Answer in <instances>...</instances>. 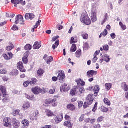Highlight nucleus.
<instances>
[{
    "instance_id": "nucleus-47",
    "label": "nucleus",
    "mask_w": 128,
    "mask_h": 128,
    "mask_svg": "<svg viewBox=\"0 0 128 128\" xmlns=\"http://www.w3.org/2000/svg\"><path fill=\"white\" fill-rule=\"evenodd\" d=\"M98 110V102H96L93 108L92 111L94 112H96V111Z\"/></svg>"
},
{
    "instance_id": "nucleus-51",
    "label": "nucleus",
    "mask_w": 128,
    "mask_h": 128,
    "mask_svg": "<svg viewBox=\"0 0 128 128\" xmlns=\"http://www.w3.org/2000/svg\"><path fill=\"white\" fill-rule=\"evenodd\" d=\"M104 118L103 117V116H100V117H99L98 120H97V122H102L104 120Z\"/></svg>"
},
{
    "instance_id": "nucleus-29",
    "label": "nucleus",
    "mask_w": 128,
    "mask_h": 128,
    "mask_svg": "<svg viewBox=\"0 0 128 128\" xmlns=\"http://www.w3.org/2000/svg\"><path fill=\"white\" fill-rule=\"evenodd\" d=\"M67 108L68 110H76V107L74 106V104H68L67 106Z\"/></svg>"
},
{
    "instance_id": "nucleus-2",
    "label": "nucleus",
    "mask_w": 128,
    "mask_h": 128,
    "mask_svg": "<svg viewBox=\"0 0 128 128\" xmlns=\"http://www.w3.org/2000/svg\"><path fill=\"white\" fill-rule=\"evenodd\" d=\"M32 92L36 95L40 94H46V90H42L38 86L33 87L32 88Z\"/></svg>"
},
{
    "instance_id": "nucleus-17",
    "label": "nucleus",
    "mask_w": 128,
    "mask_h": 128,
    "mask_svg": "<svg viewBox=\"0 0 128 128\" xmlns=\"http://www.w3.org/2000/svg\"><path fill=\"white\" fill-rule=\"evenodd\" d=\"M94 96H98V94L100 92V86H98V85L95 86L94 88Z\"/></svg>"
},
{
    "instance_id": "nucleus-34",
    "label": "nucleus",
    "mask_w": 128,
    "mask_h": 128,
    "mask_svg": "<svg viewBox=\"0 0 128 128\" xmlns=\"http://www.w3.org/2000/svg\"><path fill=\"white\" fill-rule=\"evenodd\" d=\"M82 36L84 40H88V34L84 32H82Z\"/></svg>"
},
{
    "instance_id": "nucleus-38",
    "label": "nucleus",
    "mask_w": 128,
    "mask_h": 128,
    "mask_svg": "<svg viewBox=\"0 0 128 128\" xmlns=\"http://www.w3.org/2000/svg\"><path fill=\"white\" fill-rule=\"evenodd\" d=\"M101 110L102 112H108V109L107 108L104 107V106H102L101 107Z\"/></svg>"
},
{
    "instance_id": "nucleus-55",
    "label": "nucleus",
    "mask_w": 128,
    "mask_h": 128,
    "mask_svg": "<svg viewBox=\"0 0 128 128\" xmlns=\"http://www.w3.org/2000/svg\"><path fill=\"white\" fill-rule=\"evenodd\" d=\"M3 58H4V60H10V58L8 57V56L6 54H4L3 55Z\"/></svg>"
},
{
    "instance_id": "nucleus-49",
    "label": "nucleus",
    "mask_w": 128,
    "mask_h": 128,
    "mask_svg": "<svg viewBox=\"0 0 128 128\" xmlns=\"http://www.w3.org/2000/svg\"><path fill=\"white\" fill-rule=\"evenodd\" d=\"M78 82L79 84H80V86H86V82H84V80H78Z\"/></svg>"
},
{
    "instance_id": "nucleus-48",
    "label": "nucleus",
    "mask_w": 128,
    "mask_h": 128,
    "mask_svg": "<svg viewBox=\"0 0 128 128\" xmlns=\"http://www.w3.org/2000/svg\"><path fill=\"white\" fill-rule=\"evenodd\" d=\"M23 62L24 64H26L28 62V60L26 57H24L22 58Z\"/></svg>"
},
{
    "instance_id": "nucleus-31",
    "label": "nucleus",
    "mask_w": 128,
    "mask_h": 128,
    "mask_svg": "<svg viewBox=\"0 0 128 128\" xmlns=\"http://www.w3.org/2000/svg\"><path fill=\"white\" fill-rule=\"evenodd\" d=\"M76 52V44H73L70 48V52Z\"/></svg>"
},
{
    "instance_id": "nucleus-62",
    "label": "nucleus",
    "mask_w": 128,
    "mask_h": 128,
    "mask_svg": "<svg viewBox=\"0 0 128 128\" xmlns=\"http://www.w3.org/2000/svg\"><path fill=\"white\" fill-rule=\"evenodd\" d=\"M8 56L10 60H12V58L14 57V54H12V52H8Z\"/></svg>"
},
{
    "instance_id": "nucleus-54",
    "label": "nucleus",
    "mask_w": 128,
    "mask_h": 128,
    "mask_svg": "<svg viewBox=\"0 0 128 128\" xmlns=\"http://www.w3.org/2000/svg\"><path fill=\"white\" fill-rule=\"evenodd\" d=\"M91 128H100V124H94L91 126Z\"/></svg>"
},
{
    "instance_id": "nucleus-56",
    "label": "nucleus",
    "mask_w": 128,
    "mask_h": 128,
    "mask_svg": "<svg viewBox=\"0 0 128 128\" xmlns=\"http://www.w3.org/2000/svg\"><path fill=\"white\" fill-rule=\"evenodd\" d=\"M58 38H60V36H56L55 37H53L52 38V42H56V40H58Z\"/></svg>"
},
{
    "instance_id": "nucleus-11",
    "label": "nucleus",
    "mask_w": 128,
    "mask_h": 128,
    "mask_svg": "<svg viewBox=\"0 0 128 128\" xmlns=\"http://www.w3.org/2000/svg\"><path fill=\"white\" fill-rule=\"evenodd\" d=\"M98 74V72L94 71V70H90L87 72V76L88 78H92V76H96Z\"/></svg>"
},
{
    "instance_id": "nucleus-52",
    "label": "nucleus",
    "mask_w": 128,
    "mask_h": 128,
    "mask_svg": "<svg viewBox=\"0 0 128 128\" xmlns=\"http://www.w3.org/2000/svg\"><path fill=\"white\" fill-rule=\"evenodd\" d=\"M102 36H108V30H106V29H105L104 32L102 33Z\"/></svg>"
},
{
    "instance_id": "nucleus-46",
    "label": "nucleus",
    "mask_w": 128,
    "mask_h": 128,
    "mask_svg": "<svg viewBox=\"0 0 128 128\" xmlns=\"http://www.w3.org/2000/svg\"><path fill=\"white\" fill-rule=\"evenodd\" d=\"M84 87H80L79 88V94H84Z\"/></svg>"
},
{
    "instance_id": "nucleus-19",
    "label": "nucleus",
    "mask_w": 128,
    "mask_h": 128,
    "mask_svg": "<svg viewBox=\"0 0 128 128\" xmlns=\"http://www.w3.org/2000/svg\"><path fill=\"white\" fill-rule=\"evenodd\" d=\"M30 108V103L29 102H26L23 105V110H28Z\"/></svg>"
},
{
    "instance_id": "nucleus-41",
    "label": "nucleus",
    "mask_w": 128,
    "mask_h": 128,
    "mask_svg": "<svg viewBox=\"0 0 128 128\" xmlns=\"http://www.w3.org/2000/svg\"><path fill=\"white\" fill-rule=\"evenodd\" d=\"M76 56L78 58H80L82 56V50H78L76 52Z\"/></svg>"
},
{
    "instance_id": "nucleus-24",
    "label": "nucleus",
    "mask_w": 128,
    "mask_h": 128,
    "mask_svg": "<svg viewBox=\"0 0 128 128\" xmlns=\"http://www.w3.org/2000/svg\"><path fill=\"white\" fill-rule=\"evenodd\" d=\"M20 110H16L14 111V112L12 114H16V116H19L20 118H22L24 116H22V114L20 113Z\"/></svg>"
},
{
    "instance_id": "nucleus-39",
    "label": "nucleus",
    "mask_w": 128,
    "mask_h": 128,
    "mask_svg": "<svg viewBox=\"0 0 128 128\" xmlns=\"http://www.w3.org/2000/svg\"><path fill=\"white\" fill-rule=\"evenodd\" d=\"M104 102L106 104H107L108 106H110V101L108 99L105 98L104 100Z\"/></svg>"
},
{
    "instance_id": "nucleus-33",
    "label": "nucleus",
    "mask_w": 128,
    "mask_h": 128,
    "mask_svg": "<svg viewBox=\"0 0 128 128\" xmlns=\"http://www.w3.org/2000/svg\"><path fill=\"white\" fill-rule=\"evenodd\" d=\"M46 112L48 116H52L54 115V113L52 112V110H46Z\"/></svg>"
},
{
    "instance_id": "nucleus-26",
    "label": "nucleus",
    "mask_w": 128,
    "mask_h": 128,
    "mask_svg": "<svg viewBox=\"0 0 128 128\" xmlns=\"http://www.w3.org/2000/svg\"><path fill=\"white\" fill-rule=\"evenodd\" d=\"M58 46H60V40H57L55 44L52 45V48L54 50L56 48H58Z\"/></svg>"
},
{
    "instance_id": "nucleus-35",
    "label": "nucleus",
    "mask_w": 128,
    "mask_h": 128,
    "mask_svg": "<svg viewBox=\"0 0 128 128\" xmlns=\"http://www.w3.org/2000/svg\"><path fill=\"white\" fill-rule=\"evenodd\" d=\"M119 24L123 30H126V24H124L122 22H120Z\"/></svg>"
},
{
    "instance_id": "nucleus-43",
    "label": "nucleus",
    "mask_w": 128,
    "mask_h": 128,
    "mask_svg": "<svg viewBox=\"0 0 128 128\" xmlns=\"http://www.w3.org/2000/svg\"><path fill=\"white\" fill-rule=\"evenodd\" d=\"M103 50H105V52H108V50H110V46L106 44L103 46Z\"/></svg>"
},
{
    "instance_id": "nucleus-61",
    "label": "nucleus",
    "mask_w": 128,
    "mask_h": 128,
    "mask_svg": "<svg viewBox=\"0 0 128 128\" xmlns=\"http://www.w3.org/2000/svg\"><path fill=\"white\" fill-rule=\"evenodd\" d=\"M84 120V115H82L80 118H79V122H83Z\"/></svg>"
},
{
    "instance_id": "nucleus-32",
    "label": "nucleus",
    "mask_w": 128,
    "mask_h": 128,
    "mask_svg": "<svg viewBox=\"0 0 128 128\" xmlns=\"http://www.w3.org/2000/svg\"><path fill=\"white\" fill-rule=\"evenodd\" d=\"M112 84L110 83H108L105 84V88L107 90H110V88H112Z\"/></svg>"
},
{
    "instance_id": "nucleus-8",
    "label": "nucleus",
    "mask_w": 128,
    "mask_h": 128,
    "mask_svg": "<svg viewBox=\"0 0 128 128\" xmlns=\"http://www.w3.org/2000/svg\"><path fill=\"white\" fill-rule=\"evenodd\" d=\"M70 90V87L68 86V84H64L60 88V91L62 92H68Z\"/></svg>"
},
{
    "instance_id": "nucleus-63",
    "label": "nucleus",
    "mask_w": 128,
    "mask_h": 128,
    "mask_svg": "<svg viewBox=\"0 0 128 128\" xmlns=\"http://www.w3.org/2000/svg\"><path fill=\"white\" fill-rule=\"evenodd\" d=\"M98 60V57L96 56H94V58L92 59L93 64H96Z\"/></svg>"
},
{
    "instance_id": "nucleus-27",
    "label": "nucleus",
    "mask_w": 128,
    "mask_h": 128,
    "mask_svg": "<svg viewBox=\"0 0 128 128\" xmlns=\"http://www.w3.org/2000/svg\"><path fill=\"white\" fill-rule=\"evenodd\" d=\"M25 97L26 98H27L28 100H34V95L30 96L28 94H25Z\"/></svg>"
},
{
    "instance_id": "nucleus-50",
    "label": "nucleus",
    "mask_w": 128,
    "mask_h": 128,
    "mask_svg": "<svg viewBox=\"0 0 128 128\" xmlns=\"http://www.w3.org/2000/svg\"><path fill=\"white\" fill-rule=\"evenodd\" d=\"M25 18H26V20H30V13L26 14L25 15Z\"/></svg>"
},
{
    "instance_id": "nucleus-42",
    "label": "nucleus",
    "mask_w": 128,
    "mask_h": 128,
    "mask_svg": "<svg viewBox=\"0 0 128 128\" xmlns=\"http://www.w3.org/2000/svg\"><path fill=\"white\" fill-rule=\"evenodd\" d=\"M76 89H73L70 92V96H76Z\"/></svg>"
},
{
    "instance_id": "nucleus-45",
    "label": "nucleus",
    "mask_w": 128,
    "mask_h": 128,
    "mask_svg": "<svg viewBox=\"0 0 128 128\" xmlns=\"http://www.w3.org/2000/svg\"><path fill=\"white\" fill-rule=\"evenodd\" d=\"M14 48V45L11 44L10 46H7L6 48V50L10 52Z\"/></svg>"
},
{
    "instance_id": "nucleus-12",
    "label": "nucleus",
    "mask_w": 128,
    "mask_h": 128,
    "mask_svg": "<svg viewBox=\"0 0 128 128\" xmlns=\"http://www.w3.org/2000/svg\"><path fill=\"white\" fill-rule=\"evenodd\" d=\"M94 97L92 94H89L87 96L86 102L88 103V104H92L94 102Z\"/></svg>"
},
{
    "instance_id": "nucleus-20",
    "label": "nucleus",
    "mask_w": 128,
    "mask_h": 128,
    "mask_svg": "<svg viewBox=\"0 0 128 128\" xmlns=\"http://www.w3.org/2000/svg\"><path fill=\"white\" fill-rule=\"evenodd\" d=\"M29 82L31 86H36V79L32 78L30 80H29Z\"/></svg>"
},
{
    "instance_id": "nucleus-37",
    "label": "nucleus",
    "mask_w": 128,
    "mask_h": 128,
    "mask_svg": "<svg viewBox=\"0 0 128 128\" xmlns=\"http://www.w3.org/2000/svg\"><path fill=\"white\" fill-rule=\"evenodd\" d=\"M8 72L6 71V68H4V69H2L0 70V74H6Z\"/></svg>"
},
{
    "instance_id": "nucleus-15",
    "label": "nucleus",
    "mask_w": 128,
    "mask_h": 128,
    "mask_svg": "<svg viewBox=\"0 0 128 128\" xmlns=\"http://www.w3.org/2000/svg\"><path fill=\"white\" fill-rule=\"evenodd\" d=\"M22 124H23L22 128H27L30 126V122L26 120H23L22 122Z\"/></svg>"
},
{
    "instance_id": "nucleus-58",
    "label": "nucleus",
    "mask_w": 128,
    "mask_h": 128,
    "mask_svg": "<svg viewBox=\"0 0 128 128\" xmlns=\"http://www.w3.org/2000/svg\"><path fill=\"white\" fill-rule=\"evenodd\" d=\"M88 106H90L88 102H85L84 105V108H88Z\"/></svg>"
},
{
    "instance_id": "nucleus-7",
    "label": "nucleus",
    "mask_w": 128,
    "mask_h": 128,
    "mask_svg": "<svg viewBox=\"0 0 128 128\" xmlns=\"http://www.w3.org/2000/svg\"><path fill=\"white\" fill-rule=\"evenodd\" d=\"M17 68L18 70H19L22 72H26V69L24 68V64L22 63V62H18L17 64Z\"/></svg>"
},
{
    "instance_id": "nucleus-21",
    "label": "nucleus",
    "mask_w": 128,
    "mask_h": 128,
    "mask_svg": "<svg viewBox=\"0 0 128 128\" xmlns=\"http://www.w3.org/2000/svg\"><path fill=\"white\" fill-rule=\"evenodd\" d=\"M56 100H57L56 98L49 99L48 100H46L45 104H52V102H54Z\"/></svg>"
},
{
    "instance_id": "nucleus-36",
    "label": "nucleus",
    "mask_w": 128,
    "mask_h": 128,
    "mask_svg": "<svg viewBox=\"0 0 128 128\" xmlns=\"http://www.w3.org/2000/svg\"><path fill=\"white\" fill-rule=\"evenodd\" d=\"M32 48V46L30 44H27L26 46H24V50H31Z\"/></svg>"
},
{
    "instance_id": "nucleus-3",
    "label": "nucleus",
    "mask_w": 128,
    "mask_h": 128,
    "mask_svg": "<svg viewBox=\"0 0 128 128\" xmlns=\"http://www.w3.org/2000/svg\"><path fill=\"white\" fill-rule=\"evenodd\" d=\"M81 22L83 24H86L87 26H89L92 23V21L90 19L88 16H84V15H82L81 16Z\"/></svg>"
},
{
    "instance_id": "nucleus-14",
    "label": "nucleus",
    "mask_w": 128,
    "mask_h": 128,
    "mask_svg": "<svg viewBox=\"0 0 128 128\" xmlns=\"http://www.w3.org/2000/svg\"><path fill=\"white\" fill-rule=\"evenodd\" d=\"M42 48V44L40 42H36L33 46V50H40Z\"/></svg>"
},
{
    "instance_id": "nucleus-1",
    "label": "nucleus",
    "mask_w": 128,
    "mask_h": 128,
    "mask_svg": "<svg viewBox=\"0 0 128 128\" xmlns=\"http://www.w3.org/2000/svg\"><path fill=\"white\" fill-rule=\"evenodd\" d=\"M96 12H98V7L96 5H94L92 6V12H91V19L93 22H96Z\"/></svg>"
},
{
    "instance_id": "nucleus-25",
    "label": "nucleus",
    "mask_w": 128,
    "mask_h": 128,
    "mask_svg": "<svg viewBox=\"0 0 128 128\" xmlns=\"http://www.w3.org/2000/svg\"><path fill=\"white\" fill-rule=\"evenodd\" d=\"M10 76H18V70H14L12 71L10 73Z\"/></svg>"
},
{
    "instance_id": "nucleus-23",
    "label": "nucleus",
    "mask_w": 128,
    "mask_h": 128,
    "mask_svg": "<svg viewBox=\"0 0 128 128\" xmlns=\"http://www.w3.org/2000/svg\"><path fill=\"white\" fill-rule=\"evenodd\" d=\"M64 126H68V128H72V124L70 121H68L64 122Z\"/></svg>"
},
{
    "instance_id": "nucleus-64",
    "label": "nucleus",
    "mask_w": 128,
    "mask_h": 128,
    "mask_svg": "<svg viewBox=\"0 0 128 128\" xmlns=\"http://www.w3.org/2000/svg\"><path fill=\"white\" fill-rule=\"evenodd\" d=\"M19 4H20L22 6H26V1H24V0H20L19 1Z\"/></svg>"
},
{
    "instance_id": "nucleus-59",
    "label": "nucleus",
    "mask_w": 128,
    "mask_h": 128,
    "mask_svg": "<svg viewBox=\"0 0 128 128\" xmlns=\"http://www.w3.org/2000/svg\"><path fill=\"white\" fill-rule=\"evenodd\" d=\"M12 30H18V26L16 25H14L12 27Z\"/></svg>"
},
{
    "instance_id": "nucleus-40",
    "label": "nucleus",
    "mask_w": 128,
    "mask_h": 128,
    "mask_svg": "<svg viewBox=\"0 0 128 128\" xmlns=\"http://www.w3.org/2000/svg\"><path fill=\"white\" fill-rule=\"evenodd\" d=\"M52 60H54V58L51 56H49L48 59L47 60V62H46L47 64H50V62H52Z\"/></svg>"
},
{
    "instance_id": "nucleus-5",
    "label": "nucleus",
    "mask_w": 128,
    "mask_h": 128,
    "mask_svg": "<svg viewBox=\"0 0 128 128\" xmlns=\"http://www.w3.org/2000/svg\"><path fill=\"white\" fill-rule=\"evenodd\" d=\"M38 111H36L30 116V119L31 120H38Z\"/></svg>"
},
{
    "instance_id": "nucleus-44",
    "label": "nucleus",
    "mask_w": 128,
    "mask_h": 128,
    "mask_svg": "<svg viewBox=\"0 0 128 128\" xmlns=\"http://www.w3.org/2000/svg\"><path fill=\"white\" fill-rule=\"evenodd\" d=\"M89 46H88V42H86L84 45V49L85 50H88V48H89Z\"/></svg>"
},
{
    "instance_id": "nucleus-22",
    "label": "nucleus",
    "mask_w": 128,
    "mask_h": 128,
    "mask_svg": "<svg viewBox=\"0 0 128 128\" xmlns=\"http://www.w3.org/2000/svg\"><path fill=\"white\" fill-rule=\"evenodd\" d=\"M104 61L106 62H110V56L108 54H105L102 56Z\"/></svg>"
},
{
    "instance_id": "nucleus-16",
    "label": "nucleus",
    "mask_w": 128,
    "mask_h": 128,
    "mask_svg": "<svg viewBox=\"0 0 128 128\" xmlns=\"http://www.w3.org/2000/svg\"><path fill=\"white\" fill-rule=\"evenodd\" d=\"M64 118L62 115H59L55 118V122L56 124H60Z\"/></svg>"
},
{
    "instance_id": "nucleus-53",
    "label": "nucleus",
    "mask_w": 128,
    "mask_h": 128,
    "mask_svg": "<svg viewBox=\"0 0 128 128\" xmlns=\"http://www.w3.org/2000/svg\"><path fill=\"white\" fill-rule=\"evenodd\" d=\"M30 84V81L29 80L27 82H26L24 83V86L25 88H28Z\"/></svg>"
},
{
    "instance_id": "nucleus-10",
    "label": "nucleus",
    "mask_w": 128,
    "mask_h": 128,
    "mask_svg": "<svg viewBox=\"0 0 128 128\" xmlns=\"http://www.w3.org/2000/svg\"><path fill=\"white\" fill-rule=\"evenodd\" d=\"M4 126L6 128H8V126H9V128H10L12 126V123L10 122V120H8V118H4L3 121Z\"/></svg>"
},
{
    "instance_id": "nucleus-9",
    "label": "nucleus",
    "mask_w": 128,
    "mask_h": 128,
    "mask_svg": "<svg viewBox=\"0 0 128 128\" xmlns=\"http://www.w3.org/2000/svg\"><path fill=\"white\" fill-rule=\"evenodd\" d=\"M58 78L60 80H62L66 78V75L64 74V72L60 71L58 75Z\"/></svg>"
},
{
    "instance_id": "nucleus-28",
    "label": "nucleus",
    "mask_w": 128,
    "mask_h": 128,
    "mask_svg": "<svg viewBox=\"0 0 128 128\" xmlns=\"http://www.w3.org/2000/svg\"><path fill=\"white\" fill-rule=\"evenodd\" d=\"M122 88H124V90L125 92H128V86L126 84V83L124 82L122 83Z\"/></svg>"
},
{
    "instance_id": "nucleus-57",
    "label": "nucleus",
    "mask_w": 128,
    "mask_h": 128,
    "mask_svg": "<svg viewBox=\"0 0 128 128\" xmlns=\"http://www.w3.org/2000/svg\"><path fill=\"white\" fill-rule=\"evenodd\" d=\"M110 36L112 40H114L116 38V35L115 33H112L110 34Z\"/></svg>"
},
{
    "instance_id": "nucleus-30",
    "label": "nucleus",
    "mask_w": 128,
    "mask_h": 128,
    "mask_svg": "<svg viewBox=\"0 0 128 128\" xmlns=\"http://www.w3.org/2000/svg\"><path fill=\"white\" fill-rule=\"evenodd\" d=\"M44 71L42 69H39L38 70L37 74L38 76H42L44 74Z\"/></svg>"
},
{
    "instance_id": "nucleus-13",
    "label": "nucleus",
    "mask_w": 128,
    "mask_h": 128,
    "mask_svg": "<svg viewBox=\"0 0 128 128\" xmlns=\"http://www.w3.org/2000/svg\"><path fill=\"white\" fill-rule=\"evenodd\" d=\"M0 90H1V92L3 94V97L6 98V86H0Z\"/></svg>"
},
{
    "instance_id": "nucleus-4",
    "label": "nucleus",
    "mask_w": 128,
    "mask_h": 128,
    "mask_svg": "<svg viewBox=\"0 0 128 128\" xmlns=\"http://www.w3.org/2000/svg\"><path fill=\"white\" fill-rule=\"evenodd\" d=\"M24 24V16H22L19 14L16 16L15 24Z\"/></svg>"
},
{
    "instance_id": "nucleus-60",
    "label": "nucleus",
    "mask_w": 128,
    "mask_h": 128,
    "mask_svg": "<svg viewBox=\"0 0 128 128\" xmlns=\"http://www.w3.org/2000/svg\"><path fill=\"white\" fill-rule=\"evenodd\" d=\"M65 118L66 120H68V122H70V120H72L70 116L68 115H66Z\"/></svg>"
},
{
    "instance_id": "nucleus-18",
    "label": "nucleus",
    "mask_w": 128,
    "mask_h": 128,
    "mask_svg": "<svg viewBox=\"0 0 128 128\" xmlns=\"http://www.w3.org/2000/svg\"><path fill=\"white\" fill-rule=\"evenodd\" d=\"M108 14L106 13L104 14V20L101 23L102 25L104 26V24H106V22H108Z\"/></svg>"
},
{
    "instance_id": "nucleus-6",
    "label": "nucleus",
    "mask_w": 128,
    "mask_h": 128,
    "mask_svg": "<svg viewBox=\"0 0 128 128\" xmlns=\"http://www.w3.org/2000/svg\"><path fill=\"white\" fill-rule=\"evenodd\" d=\"M12 124V126L14 128H18L20 126V121L16 120V119L15 118H13Z\"/></svg>"
}]
</instances>
